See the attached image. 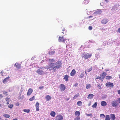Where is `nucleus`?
Returning a JSON list of instances; mask_svg holds the SVG:
<instances>
[{
	"label": "nucleus",
	"mask_w": 120,
	"mask_h": 120,
	"mask_svg": "<svg viewBox=\"0 0 120 120\" xmlns=\"http://www.w3.org/2000/svg\"><path fill=\"white\" fill-rule=\"evenodd\" d=\"M7 120V119H6V120Z\"/></svg>",
	"instance_id": "338daca9"
},
{
	"label": "nucleus",
	"mask_w": 120,
	"mask_h": 120,
	"mask_svg": "<svg viewBox=\"0 0 120 120\" xmlns=\"http://www.w3.org/2000/svg\"><path fill=\"white\" fill-rule=\"evenodd\" d=\"M84 76V73L83 72L80 75L79 77L81 78H82Z\"/></svg>",
	"instance_id": "58836bf2"
},
{
	"label": "nucleus",
	"mask_w": 120,
	"mask_h": 120,
	"mask_svg": "<svg viewBox=\"0 0 120 120\" xmlns=\"http://www.w3.org/2000/svg\"><path fill=\"white\" fill-rule=\"evenodd\" d=\"M76 73V71L74 69H73L72 70L70 73L71 76H73Z\"/></svg>",
	"instance_id": "4468645a"
},
{
	"label": "nucleus",
	"mask_w": 120,
	"mask_h": 120,
	"mask_svg": "<svg viewBox=\"0 0 120 120\" xmlns=\"http://www.w3.org/2000/svg\"><path fill=\"white\" fill-rule=\"evenodd\" d=\"M63 119V116L59 114L56 117V120H62Z\"/></svg>",
	"instance_id": "423d86ee"
},
{
	"label": "nucleus",
	"mask_w": 120,
	"mask_h": 120,
	"mask_svg": "<svg viewBox=\"0 0 120 120\" xmlns=\"http://www.w3.org/2000/svg\"><path fill=\"white\" fill-rule=\"evenodd\" d=\"M97 103L96 102H95V103L93 104L92 106V107L94 108H96L97 106Z\"/></svg>",
	"instance_id": "bb28decb"
},
{
	"label": "nucleus",
	"mask_w": 120,
	"mask_h": 120,
	"mask_svg": "<svg viewBox=\"0 0 120 120\" xmlns=\"http://www.w3.org/2000/svg\"><path fill=\"white\" fill-rule=\"evenodd\" d=\"M108 21V19H107L105 18L104 19L101 21V22L102 24H105L107 23Z\"/></svg>",
	"instance_id": "1a4fd4ad"
},
{
	"label": "nucleus",
	"mask_w": 120,
	"mask_h": 120,
	"mask_svg": "<svg viewBox=\"0 0 120 120\" xmlns=\"http://www.w3.org/2000/svg\"><path fill=\"white\" fill-rule=\"evenodd\" d=\"M89 2V1L88 0H85L83 2L84 4H88Z\"/></svg>",
	"instance_id": "cd10ccee"
},
{
	"label": "nucleus",
	"mask_w": 120,
	"mask_h": 120,
	"mask_svg": "<svg viewBox=\"0 0 120 120\" xmlns=\"http://www.w3.org/2000/svg\"><path fill=\"white\" fill-rule=\"evenodd\" d=\"M68 76L67 75H66L64 76V79H65L66 81H67L68 80Z\"/></svg>",
	"instance_id": "aec40b11"
},
{
	"label": "nucleus",
	"mask_w": 120,
	"mask_h": 120,
	"mask_svg": "<svg viewBox=\"0 0 120 120\" xmlns=\"http://www.w3.org/2000/svg\"><path fill=\"white\" fill-rule=\"evenodd\" d=\"M91 86V85L90 84H88L86 85V88L87 89H88Z\"/></svg>",
	"instance_id": "ea45409f"
},
{
	"label": "nucleus",
	"mask_w": 120,
	"mask_h": 120,
	"mask_svg": "<svg viewBox=\"0 0 120 120\" xmlns=\"http://www.w3.org/2000/svg\"><path fill=\"white\" fill-rule=\"evenodd\" d=\"M93 17V16H90L88 17V18H91L92 17Z\"/></svg>",
	"instance_id": "6e6d98bb"
},
{
	"label": "nucleus",
	"mask_w": 120,
	"mask_h": 120,
	"mask_svg": "<svg viewBox=\"0 0 120 120\" xmlns=\"http://www.w3.org/2000/svg\"><path fill=\"white\" fill-rule=\"evenodd\" d=\"M108 71L107 70H106V71Z\"/></svg>",
	"instance_id": "69168bd1"
},
{
	"label": "nucleus",
	"mask_w": 120,
	"mask_h": 120,
	"mask_svg": "<svg viewBox=\"0 0 120 120\" xmlns=\"http://www.w3.org/2000/svg\"><path fill=\"white\" fill-rule=\"evenodd\" d=\"M58 41L60 42L65 43V39L64 37V36H62L61 37L60 36L58 38Z\"/></svg>",
	"instance_id": "39448f33"
},
{
	"label": "nucleus",
	"mask_w": 120,
	"mask_h": 120,
	"mask_svg": "<svg viewBox=\"0 0 120 120\" xmlns=\"http://www.w3.org/2000/svg\"><path fill=\"white\" fill-rule=\"evenodd\" d=\"M62 33L65 34L66 33V31L64 28L63 29H62Z\"/></svg>",
	"instance_id": "2f4dec72"
},
{
	"label": "nucleus",
	"mask_w": 120,
	"mask_h": 120,
	"mask_svg": "<svg viewBox=\"0 0 120 120\" xmlns=\"http://www.w3.org/2000/svg\"><path fill=\"white\" fill-rule=\"evenodd\" d=\"M110 119L112 120H114L116 119L115 116L114 114H112L110 115Z\"/></svg>",
	"instance_id": "6ab92c4d"
},
{
	"label": "nucleus",
	"mask_w": 120,
	"mask_h": 120,
	"mask_svg": "<svg viewBox=\"0 0 120 120\" xmlns=\"http://www.w3.org/2000/svg\"><path fill=\"white\" fill-rule=\"evenodd\" d=\"M119 78H120V74H119Z\"/></svg>",
	"instance_id": "bf43d9fd"
},
{
	"label": "nucleus",
	"mask_w": 120,
	"mask_h": 120,
	"mask_svg": "<svg viewBox=\"0 0 120 120\" xmlns=\"http://www.w3.org/2000/svg\"><path fill=\"white\" fill-rule=\"evenodd\" d=\"M43 88H44L43 86H42L40 87L39 88V89H43Z\"/></svg>",
	"instance_id": "49530a36"
},
{
	"label": "nucleus",
	"mask_w": 120,
	"mask_h": 120,
	"mask_svg": "<svg viewBox=\"0 0 120 120\" xmlns=\"http://www.w3.org/2000/svg\"><path fill=\"white\" fill-rule=\"evenodd\" d=\"M92 54L88 53L87 54L84 53L83 54L82 57H84V58L85 59L90 58L92 56Z\"/></svg>",
	"instance_id": "f03ea898"
},
{
	"label": "nucleus",
	"mask_w": 120,
	"mask_h": 120,
	"mask_svg": "<svg viewBox=\"0 0 120 120\" xmlns=\"http://www.w3.org/2000/svg\"><path fill=\"white\" fill-rule=\"evenodd\" d=\"M108 71L107 70H106V71Z\"/></svg>",
	"instance_id": "0e129e2a"
},
{
	"label": "nucleus",
	"mask_w": 120,
	"mask_h": 120,
	"mask_svg": "<svg viewBox=\"0 0 120 120\" xmlns=\"http://www.w3.org/2000/svg\"><path fill=\"white\" fill-rule=\"evenodd\" d=\"M75 116L77 115L79 116L80 115V112L79 111H76L75 112Z\"/></svg>",
	"instance_id": "b1692460"
},
{
	"label": "nucleus",
	"mask_w": 120,
	"mask_h": 120,
	"mask_svg": "<svg viewBox=\"0 0 120 120\" xmlns=\"http://www.w3.org/2000/svg\"><path fill=\"white\" fill-rule=\"evenodd\" d=\"M3 116L5 117V118H9L10 117V115L8 114H5L3 115Z\"/></svg>",
	"instance_id": "393cba45"
},
{
	"label": "nucleus",
	"mask_w": 120,
	"mask_h": 120,
	"mask_svg": "<svg viewBox=\"0 0 120 120\" xmlns=\"http://www.w3.org/2000/svg\"><path fill=\"white\" fill-rule=\"evenodd\" d=\"M1 104H0V107H1Z\"/></svg>",
	"instance_id": "680f3d73"
},
{
	"label": "nucleus",
	"mask_w": 120,
	"mask_h": 120,
	"mask_svg": "<svg viewBox=\"0 0 120 120\" xmlns=\"http://www.w3.org/2000/svg\"><path fill=\"white\" fill-rule=\"evenodd\" d=\"M90 30H91L92 29V28L91 26H89L88 28Z\"/></svg>",
	"instance_id": "a18cd8bd"
},
{
	"label": "nucleus",
	"mask_w": 120,
	"mask_h": 120,
	"mask_svg": "<svg viewBox=\"0 0 120 120\" xmlns=\"http://www.w3.org/2000/svg\"><path fill=\"white\" fill-rule=\"evenodd\" d=\"M110 117L109 116V115H107L105 116V120H110Z\"/></svg>",
	"instance_id": "a878e982"
},
{
	"label": "nucleus",
	"mask_w": 120,
	"mask_h": 120,
	"mask_svg": "<svg viewBox=\"0 0 120 120\" xmlns=\"http://www.w3.org/2000/svg\"><path fill=\"white\" fill-rule=\"evenodd\" d=\"M15 105L16 106H18L19 105V102L16 103H15Z\"/></svg>",
	"instance_id": "de8ad7c7"
},
{
	"label": "nucleus",
	"mask_w": 120,
	"mask_h": 120,
	"mask_svg": "<svg viewBox=\"0 0 120 120\" xmlns=\"http://www.w3.org/2000/svg\"><path fill=\"white\" fill-rule=\"evenodd\" d=\"M112 78V77L110 76H107L106 77V79L107 80H109Z\"/></svg>",
	"instance_id": "7c9ffc66"
},
{
	"label": "nucleus",
	"mask_w": 120,
	"mask_h": 120,
	"mask_svg": "<svg viewBox=\"0 0 120 120\" xmlns=\"http://www.w3.org/2000/svg\"><path fill=\"white\" fill-rule=\"evenodd\" d=\"M100 116L101 117L103 118H104L105 116V115L103 114H100Z\"/></svg>",
	"instance_id": "72a5a7b5"
},
{
	"label": "nucleus",
	"mask_w": 120,
	"mask_h": 120,
	"mask_svg": "<svg viewBox=\"0 0 120 120\" xmlns=\"http://www.w3.org/2000/svg\"><path fill=\"white\" fill-rule=\"evenodd\" d=\"M80 119V117L79 116H77L74 119V120H79Z\"/></svg>",
	"instance_id": "f704fd0d"
},
{
	"label": "nucleus",
	"mask_w": 120,
	"mask_h": 120,
	"mask_svg": "<svg viewBox=\"0 0 120 120\" xmlns=\"http://www.w3.org/2000/svg\"><path fill=\"white\" fill-rule=\"evenodd\" d=\"M13 107V105L12 104H9L8 105V107L10 108H11Z\"/></svg>",
	"instance_id": "4c0bfd02"
},
{
	"label": "nucleus",
	"mask_w": 120,
	"mask_h": 120,
	"mask_svg": "<svg viewBox=\"0 0 120 120\" xmlns=\"http://www.w3.org/2000/svg\"><path fill=\"white\" fill-rule=\"evenodd\" d=\"M5 100L6 101H9L10 98L8 97H7L6 98Z\"/></svg>",
	"instance_id": "c03bdc74"
},
{
	"label": "nucleus",
	"mask_w": 120,
	"mask_h": 120,
	"mask_svg": "<svg viewBox=\"0 0 120 120\" xmlns=\"http://www.w3.org/2000/svg\"><path fill=\"white\" fill-rule=\"evenodd\" d=\"M86 115L88 116H93L92 114V113H91L90 114H89L86 113Z\"/></svg>",
	"instance_id": "e433bc0d"
},
{
	"label": "nucleus",
	"mask_w": 120,
	"mask_h": 120,
	"mask_svg": "<svg viewBox=\"0 0 120 120\" xmlns=\"http://www.w3.org/2000/svg\"><path fill=\"white\" fill-rule=\"evenodd\" d=\"M59 87L60 91L62 92L64 91L65 89V86L63 84H60V85Z\"/></svg>",
	"instance_id": "20e7f679"
},
{
	"label": "nucleus",
	"mask_w": 120,
	"mask_h": 120,
	"mask_svg": "<svg viewBox=\"0 0 120 120\" xmlns=\"http://www.w3.org/2000/svg\"><path fill=\"white\" fill-rule=\"evenodd\" d=\"M3 96L2 94H0V98H3Z\"/></svg>",
	"instance_id": "8fccbe9b"
},
{
	"label": "nucleus",
	"mask_w": 120,
	"mask_h": 120,
	"mask_svg": "<svg viewBox=\"0 0 120 120\" xmlns=\"http://www.w3.org/2000/svg\"><path fill=\"white\" fill-rule=\"evenodd\" d=\"M118 101H119L118 103L120 104V98L118 99Z\"/></svg>",
	"instance_id": "3c124183"
},
{
	"label": "nucleus",
	"mask_w": 120,
	"mask_h": 120,
	"mask_svg": "<svg viewBox=\"0 0 120 120\" xmlns=\"http://www.w3.org/2000/svg\"><path fill=\"white\" fill-rule=\"evenodd\" d=\"M1 120V118H0V120Z\"/></svg>",
	"instance_id": "e2e57ef3"
},
{
	"label": "nucleus",
	"mask_w": 120,
	"mask_h": 120,
	"mask_svg": "<svg viewBox=\"0 0 120 120\" xmlns=\"http://www.w3.org/2000/svg\"><path fill=\"white\" fill-rule=\"evenodd\" d=\"M12 120H18L17 119L15 118V119H13Z\"/></svg>",
	"instance_id": "4d7b16f0"
},
{
	"label": "nucleus",
	"mask_w": 120,
	"mask_h": 120,
	"mask_svg": "<svg viewBox=\"0 0 120 120\" xmlns=\"http://www.w3.org/2000/svg\"><path fill=\"white\" fill-rule=\"evenodd\" d=\"M92 69V68L91 67V68L87 69V71L88 72H90L91 71Z\"/></svg>",
	"instance_id": "79ce46f5"
},
{
	"label": "nucleus",
	"mask_w": 120,
	"mask_h": 120,
	"mask_svg": "<svg viewBox=\"0 0 120 120\" xmlns=\"http://www.w3.org/2000/svg\"><path fill=\"white\" fill-rule=\"evenodd\" d=\"M33 91L32 89L31 88H30L28 90L27 94V95L29 96L32 93Z\"/></svg>",
	"instance_id": "ddd939ff"
},
{
	"label": "nucleus",
	"mask_w": 120,
	"mask_h": 120,
	"mask_svg": "<svg viewBox=\"0 0 120 120\" xmlns=\"http://www.w3.org/2000/svg\"><path fill=\"white\" fill-rule=\"evenodd\" d=\"M85 73L86 75L87 74V73H86V71H85Z\"/></svg>",
	"instance_id": "052dcab7"
},
{
	"label": "nucleus",
	"mask_w": 120,
	"mask_h": 120,
	"mask_svg": "<svg viewBox=\"0 0 120 120\" xmlns=\"http://www.w3.org/2000/svg\"><path fill=\"white\" fill-rule=\"evenodd\" d=\"M39 104L38 102H36L35 104V107L36 109V111H38L39 110Z\"/></svg>",
	"instance_id": "f8f14e48"
},
{
	"label": "nucleus",
	"mask_w": 120,
	"mask_h": 120,
	"mask_svg": "<svg viewBox=\"0 0 120 120\" xmlns=\"http://www.w3.org/2000/svg\"><path fill=\"white\" fill-rule=\"evenodd\" d=\"M79 95V94L78 93L77 94L74 96L73 98V99H75L76 98L78 97Z\"/></svg>",
	"instance_id": "c85d7f7f"
},
{
	"label": "nucleus",
	"mask_w": 120,
	"mask_h": 120,
	"mask_svg": "<svg viewBox=\"0 0 120 120\" xmlns=\"http://www.w3.org/2000/svg\"><path fill=\"white\" fill-rule=\"evenodd\" d=\"M117 32L119 33H120V27L118 29Z\"/></svg>",
	"instance_id": "09e8293b"
},
{
	"label": "nucleus",
	"mask_w": 120,
	"mask_h": 120,
	"mask_svg": "<svg viewBox=\"0 0 120 120\" xmlns=\"http://www.w3.org/2000/svg\"><path fill=\"white\" fill-rule=\"evenodd\" d=\"M45 98L47 101H48L50 100L51 98L50 96L48 95L45 96Z\"/></svg>",
	"instance_id": "f3484780"
},
{
	"label": "nucleus",
	"mask_w": 120,
	"mask_h": 120,
	"mask_svg": "<svg viewBox=\"0 0 120 120\" xmlns=\"http://www.w3.org/2000/svg\"><path fill=\"white\" fill-rule=\"evenodd\" d=\"M30 111V110L29 109H24L23 110V111L24 112L27 113H29Z\"/></svg>",
	"instance_id": "c756f323"
},
{
	"label": "nucleus",
	"mask_w": 120,
	"mask_h": 120,
	"mask_svg": "<svg viewBox=\"0 0 120 120\" xmlns=\"http://www.w3.org/2000/svg\"><path fill=\"white\" fill-rule=\"evenodd\" d=\"M102 13V11L101 10H98L96 12V13L97 14H101Z\"/></svg>",
	"instance_id": "473e14b6"
},
{
	"label": "nucleus",
	"mask_w": 120,
	"mask_h": 120,
	"mask_svg": "<svg viewBox=\"0 0 120 120\" xmlns=\"http://www.w3.org/2000/svg\"><path fill=\"white\" fill-rule=\"evenodd\" d=\"M105 85L107 87H112L113 86V84L112 83L108 82L106 83Z\"/></svg>",
	"instance_id": "0eeeda50"
},
{
	"label": "nucleus",
	"mask_w": 120,
	"mask_h": 120,
	"mask_svg": "<svg viewBox=\"0 0 120 120\" xmlns=\"http://www.w3.org/2000/svg\"><path fill=\"white\" fill-rule=\"evenodd\" d=\"M15 66L16 68L19 69L21 68V64H19L17 63H16L15 64Z\"/></svg>",
	"instance_id": "9b49d317"
},
{
	"label": "nucleus",
	"mask_w": 120,
	"mask_h": 120,
	"mask_svg": "<svg viewBox=\"0 0 120 120\" xmlns=\"http://www.w3.org/2000/svg\"><path fill=\"white\" fill-rule=\"evenodd\" d=\"M101 105L103 106H105L107 105L106 102L104 101H103L101 102Z\"/></svg>",
	"instance_id": "dca6fc26"
},
{
	"label": "nucleus",
	"mask_w": 120,
	"mask_h": 120,
	"mask_svg": "<svg viewBox=\"0 0 120 120\" xmlns=\"http://www.w3.org/2000/svg\"><path fill=\"white\" fill-rule=\"evenodd\" d=\"M99 79L100 80H102V77H99V76H98L95 79L96 80L97 79Z\"/></svg>",
	"instance_id": "a19ab883"
},
{
	"label": "nucleus",
	"mask_w": 120,
	"mask_h": 120,
	"mask_svg": "<svg viewBox=\"0 0 120 120\" xmlns=\"http://www.w3.org/2000/svg\"><path fill=\"white\" fill-rule=\"evenodd\" d=\"M3 93L4 94L6 95H7L8 94H7V92L5 91H4Z\"/></svg>",
	"instance_id": "37998d69"
},
{
	"label": "nucleus",
	"mask_w": 120,
	"mask_h": 120,
	"mask_svg": "<svg viewBox=\"0 0 120 120\" xmlns=\"http://www.w3.org/2000/svg\"><path fill=\"white\" fill-rule=\"evenodd\" d=\"M37 73L40 75H42L44 74V72L43 70L40 69L37 70L36 71Z\"/></svg>",
	"instance_id": "6e6552de"
},
{
	"label": "nucleus",
	"mask_w": 120,
	"mask_h": 120,
	"mask_svg": "<svg viewBox=\"0 0 120 120\" xmlns=\"http://www.w3.org/2000/svg\"><path fill=\"white\" fill-rule=\"evenodd\" d=\"M7 105H8L9 104V101H7Z\"/></svg>",
	"instance_id": "5fc2aeb1"
},
{
	"label": "nucleus",
	"mask_w": 120,
	"mask_h": 120,
	"mask_svg": "<svg viewBox=\"0 0 120 120\" xmlns=\"http://www.w3.org/2000/svg\"><path fill=\"white\" fill-rule=\"evenodd\" d=\"M118 103L116 100H114L112 101L111 103L112 106L113 107H116L118 105Z\"/></svg>",
	"instance_id": "7ed1b4c3"
},
{
	"label": "nucleus",
	"mask_w": 120,
	"mask_h": 120,
	"mask_svg": "<svg viewBox=\"0 0 120 120\" xmlns=\"http://www.w3.org/2000/svg\"><path fill=\"white\" fill-rule=\"evenodd\" d=\"M35 97L34 96H33L32 97L30 98L29 99V100L30 101H32L34 99Z\"/></svg>",
	"instance_id": "c9c22d12"
},
{
	"label": "nucleus",
	"mask_w": 120,
	"mask_h": 120,
	"mask_svg": "<svg viewBox=\"0 0 120 120\" xmlns=\"http://www.w3.org/2000/svg\"><path fill=\"white\" fill-rule=\"evenodd\" d=\"M94 95L92 94H89L87 98L89 99H91L93 98Z\"/></svg>",
	"instance_id": "a211bd4d"
},
{
	"label": "nucleus",
	"mask_w": 120,
	"mask_h": 120,
	"mask_svg": "<svg viewBox=\"0 0 120 120\" xmlns=\"http://www.w3.org/2000/svg\"><path fill=\"white\" fill-rule=\"evenodd\" d=\"M69 99V98H68L66 99V100L68 101Z\"/></svg>",
	"instance_id": "13d9d810"
},
{
	"label": "nucleus",
	"mask_w": 120,
	"mask_h": 120,
	"mask_svg": "<svg viewBox=\"0 0 120 120\" xmlns=\"http://www.w3.org/2000/svg\"><path fill=\"white\" fill-rule=\"evenodd\" d=\"M49 61L51 63L49 65V66H47V69H51V70H53L54 72H55L56 71V69H60L62 65L61 62L60 61H58L56 63V65L54 66V63H52L54 62L55 61L52 59H50L49 60Z\"/></svg>",
	"instance_id": "f257e3e1"
},
{
	"label": "nucleus",
	"mask_w": 120,
	"mask_h": 120,
	"mask_svg": "<svg viewBox=\"0 0 120 120\" xmlns=\"http://www.w3.org/2000/svg\"><path fill=\"white\" fill-rule=\"evenodd\" d=\"M9 78L10 77L9 76H8L4 79L3 81V83H6L8 81Z\"/></svg>",
	"instance_id": "2eb2a0df"
},
{
	"label": "nucleus",
	"mask_w": 120,
	"mask_h": 120,
	"mask_svg": "<svg viewBox=\"0 0 120 120\" xmlns=\"http://www.w3.org/2000/svg\"><path fill=\"white\" fill-rule=\"evenodd\" d=\"M51 116L53 117H54L56 115V113L54 111H52L50 114Z\"/></svg>",
	"instance_id": "412c9836"
},
{
	"label": "nucleus",
	"mask_w": 120,
	"mask_h": 120,
	"mask_svg": "<svg viewBox=\"0 0 120 120\" xmlns=\"http://www.w3.org/2000/svg\"><path fill=\"white\" fill-rule=\"evenodd\" d=\"M55 53V51L54 50L52 51H49V54L50 55H54Z\"/></svg>",
	"instance_id": "4be33fe9"
},
{
	"label": "nucleus",
	"mask_w": 120,
	"mask_h": 120,
	"mask_svg": "<svg viewBox=\"0 0 120 120\" xmlns=\"http://www.w3.org/2000/svg\"><path fill=\"white\" fill-rule=\"evenodd\" d=\"M118 94L120 95V90H118Z\"/></svg>",
	"instance_id": "864d4df0"
},
{
	"label": "nucleus",
	"mask_w": 120,
	"mask_h": 120,
	"mask_svg": "<svg viewBox=\"0 0 120 120\" xmlns=\"http://www.w3.org/2000/svg\"><path fill=\"white\" fill-rule=\"evenodd\" d=\"M106 75V73L105 72L100 75V76L102 77V80H103L104 79Z\"/></svg>",
	"instance_id": "9d476101"
},
{
	"label": "nucleus",
	"mask_w": 120,
	"mask_h": 120,
	"mask_svg": "<svg viewBox=\"0 0 120 120\" xmlns=\"http://www.w3.org/2000/svg\"><path fill=\"white\" fill-rule=\"evenodd\" d=\"M78 105L79 106H81L82 104V102L81 101H79L77 103Z\"/></svg>",
	"instance_id": "5701e85b"
},
{
	"label": "nucleus",
	"mask_w": 120,
	"mask_h": 120,
	"mask_svg": "<svg viewBox=\"0 0 120 120\" xmlns=\"http://www.w3.org/2000/svg\"><path fill=\"white\" fill-rule=\"evenodd\" d=\"M78 85V84L77 83H75L74 85V86H77Z\"/></svg>",
	"instance_id": "603ef678"
}]
</instances>
